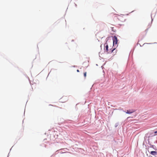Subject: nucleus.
Returning <instances> with one entry per match:
<instances>
[{"mask_svg": "<svg viewBox=\"0 0 157 157\" xmlns=\"http://www.w3.org/2000/svg\"><path fill=\"white\" fill-rule=\"evenodd\" d=\"M155 133V134L156 135H157V131H155L154 132Z\"/></svg>", "mask_w": 157, "mask_h": 157, "instance_id": "obj_7", "label": "nucleus"}, {"mask_svg": "<svg viewBox=\"0 0 157 157\" xmlns=\"http://www.w3.org/2000/svg\"><path fill=\"white\" fill-rule=\"evenodd\" d=\"M117 18L120 21L123 22L125 21L124 18L122 15H118L116 16Z\"/></svg>", "mask_w": 157, "mask_h": 157, "instance_id": "obj_2", "label": "nucleus"}, {"mask_svg": "<svg viewBox=\"0 0 157 157\" xmlns=\"http://www.w3.org/2000/svg\"><path fill=\"white\" fill-rule=\"evenodd\" d=\"M86 72H85L84 73V76L85 77H86Z\"/></svg>", "mask_w": 157, "mask_h": 157, "instance_id": "obj_6", "label": "nucleus"}, {"mask_svg": "<svg viewBox=\"0 0 157 157\" xmlns=\"http://www.w3.org/2000/svg\"><path fill=\"white\" fill-rule=\"evenodd\" d=\"M135 111L133 109H132L131 110H127L126 113L127 114H131Z\"/></svg>", "mask_w": 157, "mask_h": 157, "instance_id": "obj_4", "label": "nucleus"}, {"mask_svg": "<svg viewBox=\"0 0 157 157\" xmlns=\"http://www.w3.org/2000/svg\"><path fill=\"white\" fill-rule=\"evenodd\" d=\"M113 44H117V39L116 36H114L113 39Z\"/></svg>", "mask_w": 157, "mask_h": 157, "instance_id": "obj_3", "label": "nucleus"}, {"mask_svg": "<svg viewBox=\"0 0 157 157\" xmlns=\"http://www.w3.org/2000/svg\"><path fill=\"white\" fill-rule=\"evenodd\" d=\"M77 72H79V70H77Z\"/></svg>", "mask_w": 157, "mask_h": 157, "instance_id": "obj_8", "label": "nucleus"}, {"mask_svg": "<svg viewBox=\"0 0 157 157\" xmlns=\"http://www.w3.org/2000/svg\"><path fill=\"white\" fill-rule=\"evenodd\" d=\"M104 46L105 48H104V51L106 52H107L108 53H112L113 52V51H114L115 50V48H114L113 49H112L111 52H108V45L107 44H104Z\"/></svg>", "mask_w": 157, "mask_h": 157, "instance_id": "obj_1", "label": "nucleus"}, {"mask_svg": "<svg viewBox=\"0 0 157 157\" xmlns=\"http://www.w3.org/2000/svg\"><path fill=\"white\" fill-rule=\"evenodd\" d=\"M157 152L155 151H151L150 152V154L153 155H156L157 154Z\"/></svg>", "mask_w": 157, "mask_h": 157, "instance_id": "obj_5", "label": "nucleus"}]
</instances>
